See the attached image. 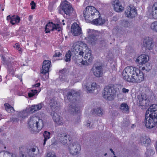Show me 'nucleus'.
I'll use <instances>...</instances> for the list:
<instances>
[{"label": "nucleus", "instance_id": "1", "mask_svg": "<svg viewBox=\"0 0 157 157\" xmlns=\"http://www.w3.org/2000/svg\"><path fill=\"white\" fill-rule=\"evenodd\" d=\"M122 75L124 79L129 82L140 83L144 78L143 72L132 66H128L123 70Z\"/></svg>", "mask_w": 157, "mask_h": 157}, {"label": "nucleus", "instance_id": "2", "mask_svg": "<svg viewBox=\"0 0 157 157\" xmlns=\"http://www.w3.org/2000/svg\"><path fill=\"white\" fill-rule=\"evenodd\" d=\"M80 93L76 90L71 89L67 92V99L72 104L69 106V112L72 114L77 113L80 114L79 108L76 104V98L79 96Z\"/></svg>", "mask_w": 157, "mask_h": 157}, {"label": "nucleus", "instance_id": "3", "mask_svg": "<svg viewBox=\"0 0 157 157\" xmlns=\"http://www.w3.org/2000/svg\"><path fill=\"white\" fill-rule=\"evenodd\" d=\"M28 122V127L33 131H40L44 126L43 120L34 116H30Z\"/></svg>", "mask_w": 157, "mask_h": 157}, {"label": "nucleus", "instance_id": "4", "mask_svg": "<svg viewBox=\"0 0 157 157\" xmlns=\"http://www.w3.org/2000/svg\"><path fill=\"white\" fill-rule=\"evenodd\" d=\"M99 12L93 6H88L83 12L84 16L88 22H90L94 18L98 17Z\"/></svg>", "mask_w": 157, "mask_h": 157}, {"label": "nucleus", "instance_id": "5", "mask_svg": "<svg viewBox=\"0 0 157 157\" xmlns=\"http://www.w3.org/2000/svg\"><path fill=\"white\" fill-rule=\"evenodd\" d=\"M117 89L113 85H111L105 88L103 91L102 96L106 100L109 101L113 100L116 95Z\"/></svg>", "mask_w": 157, "mask_h": 157}, {"label": "nucleus", "instance_id": "6", "mask_svg": "<svg viewBox=\"0 0 157 157\" xmlns=\"http://www.w3.org/2000/svg\"><path fill=\"white\" fill-rule=\"evenodd\" d=\"M57 10L59 14H63L64 13L69 16L72 15L74 12L72 5L66 0L61 2L60 7Z\"/></svg>", "mask_w": 157, "mask_h": 157}, {"label": "nucleus", "instance_id": "7", "mask_svg": "<svg viewBox=\"0 0 157 157\" xmlns=\"http://www.w3.org/2000/svg\"><path fill=\"white\" fill-rule=\"evenodd\" d=\"M2 59L3 63L7 65L8 74L13 76L16 70L19 69V63L17 61L12 62H7L6 61L5 57L3 56H2Z\"/></svg>", "mask_w": 157, "mask_h": 157}, {"label": "nucleus", "instance_id": "8", "mask_svg": "<svg viewBox=\"0 0 157 157\" xmlns=\"http://www.w3.org/2000/svg\"><path fill=\"white\" fill-rule=\"evenodd\" d=\"M51 61L49 60H44L43 63L42 69L40 73V75L42 80L45 81L49 78V71L50 68L51 67Z\"/></svg>", "mask_w": 157, "mask_h": 157}, {"label": "nucleus", "instance_id": "9", "mask_svg": "<svg viewBox=\"0 0 157 157\" xmlns=\"http://www.w3.org/2000/svg\"><path fill=\"white\" fill-rule=\"evenodd\" d=\"M144 124L149 128H151L157 124V116L145 114Z\"/></svg>", "mask_w": 157, "mask_h": 157}, {"label": "nucleus", "instance_id": "10", "mask_svg": "<svg viewBox=\"0 0 157 157\" xmlns=\"http://www.w3.org/2000/svg\"><path fill=\"white\" fill-rule=\"evenodd\" d=\"M87 36L85 37L88 43L92 45L96 43L97 39L96 38L94 30L91 29L87 30Z\"/></svg>", "mask_w": 157, "mask_h": 157}, {"label": "nucleus", "instance_id": "11", "mask_svg": "<svg viewBox=\"0 0 157 157\" xmlns=\"http://www.w3.org/2000/svg\"><path fill=\"white\" fill-rule=\"evenodd\" d=\"M58 139L60 142L64 145L68 144L72 139L69 135H67L65 133H59L58 136Z\"/></svg>", "mask_w": 157, "mask_h": 157}, {"label": "nucleus", "instance_id": "12", "mask_svg": "<svg viewBox=\"0 0 157 157\" xmlns=\"http://www.w3.org/2000/svg\"><path fill=\"white\" fill-rule=\"evenodd\" d=\"M57 110L55 112H52L51 115L52 116V119L54 122L59 125H62L63 124V118L60 116V113Z\"/></svg>", "mask_w": 157, "mask_h": 157}, {"label": "nucleus", "instance_id": "13", "mask_svg": "<svg viewBox=\"0 0 157 157\" xmlns=\"http://www.w3.org/2000/svg\"><path fill=\"white\" fill-rule=\"evenodd\" d=\"M68 149L71 154L75 155L78 153L79 151L80 150V146L78 143L74 142L70 144Z\"/></svg>", "mask_w": 157, "mask_h": 157}, {"label": "nucleus", "instance_id": "14", "mask_svg": "<svg viewBox=\"0 0 157 157\" xmlns=\"http://www.w3.org/2000/svg\"><path fill=\"white\" fill-rule=\"evenodd\" d=\"M143 46L146 50H152L154 46L152 39L148 36L144 37L143 40Z\"/></svg>", "mask_w": 157, "mask_h": 157}, {"label": "nucleus", "instance_id": "15", "mask_svg": "<svg viewBox=\"0 0 157 157\" xmlns=\"http://www.w3.org/2000/svg\"><path fill=\"white\" fill-rule=\"evenodd\" d=\"M62 29L61 28L58 24H55L52 22H49L46 26L45 31L46 33H49L51 31L54 30L59 32Z\"/></svg>", "mask_w": 157, "mask_h": 157}, {"label": "nucleus", "instance_id": "16", "mask_svg": "<svg viewBox=\"0 0 157 157\" xmlns=\"http://www.w3.org/2000/svg\"><path fill=\"white\" fill-rule=\"evenodd\" d=\"M137 99V101L140 105L147 106L148 105L149 101L146 94H142L141 95H138Z\"/></svg>", "mask_w": 157, "mask_h": 157}, {"label": "nucleus", "instance_id": "17", "mask_svg": "<svg viewBox=\"0 0 157 157\" xmlns=\"http://www.w3.org/2000/svg\"><path fill=\"white\" fill-rule=\"evenodd\" d=\"M91 52V51H89L88 53L85 54L84 57L85 59V60H83L82 59V61L78 62H80V63L83 65L88 66L90 65L92 63L93 59Z\"/></svg>", "mask_w": 157, "mask_h": 157}, {"label": "nucleus", "instance_id": "18", "mask_svg": "<svg viewBox=\"0 0 157 157\" xmlns=\"http://www.w3.org/2000/svg\"><path fill=\"white\" fill-rule=\"evenodd\" d=\"M137 14V11L135 7L133 6H129L128 7L125 11L126 16L133 18Z\"/></svg>", "mask_w": 157, "mask_h": 157}, {"label": "nucleus", "instance_id": "19", "mask_svg": "<svg viewBox=\"0 0 157 157\" xmlns=\"http://www.w3.org/2000/svg\"><path fill=\"white\" fill-rule=\"evenodd\" d=\"M71 32L74 36H78L82 33L81 27L77 23L73 24L71 27Z\"/></svg>", "mask_w": 157, "mask_h": 157}, {"label": "nucleus", "instance_id": "20", "mask_svg": "<svg viewBox=\"0 0 157 157\" xmlns=\"http://www.w3.org/2000/svg\"><path fill=\"white\" fill-rule=\"evenodd\" d=\"M94 75L97 77H101L102 75V68L101 66H96L94 65L91 69Z\"/></svg>", "mask_w": 157, "mask_h": 157}, {"label": "nucleus", "instance_id": "21", "mask_svg": "<svg viewBox=\"0 0 157 157\" xmlns=\"http://www.w3.org/2000/svg\"><path fill=\"white\" fill-rule=\"evenodd\" d=\"M149 57L148 56L143 54L138 56L136 60V62L139 65H143L146 63L149 60Z\"/></svg>", "mask_w": 157, "mask_h": 157}, {"label": "nucleus", "instance_id": "22", "mask_svg": "<svg viewBox=\"0 0 157 157\" xmlns=\"http://www.w3.org/2000/svg\"><path fill=\"white\" fill-rule=\"evenodd\" d=\"M6 19L7 21H10L12 25L19 23L21 20L20 17L17 15H14L11 16L8 15Z\"/></svg>", "mask_w": 157, "mask_h": 157}, {"label": "nucleus", "instance_id": "23", "mask_svg": "<svg viewBox=\"0 0 157 157\" xmlns=\"http://www.w3.org/2000/svg\"><path fill=\"white\" fill-rule=\"evenodd\" d=\"M114 10L117 12H121L124 10L120 2L118 0H114L112 2Z\"/></svg>", "mask_w": 157, "mask_h": 157}, {"label": "nucleus", "instance_id": "24", "mask_svg": "<svg viewBox=\"0 0 157 157\" xmlns=\"http://www.w3.org/2000/svg\"><path fill=\"white\" fill-rule=\"evenodd\" d=\"M97 16L98 17L94 18L95 19L92 21V24L96 25H100L104 24L105 22V20L102 18L100 13Z\"/></svg>", "mask_w": 157, "mask_h": 157}, {"label": "nucleus", "instance_id": "25", "mask_svg": "<svg viewBox=\"0 0 157 157\" xmlns=\"http://www.w3.org/2000/svg\"><path fill=\"white\" fill-rule=\"evenodd\" d=\"M145 114L157 116V104H154L151 105L146 111Z\"/></svg>", "mask_w": 157, "mask_h": 157}, {"label": "nucleus", "instance_id": "26", "mask_svg": "<svg viewBox=\"0 0 157 157\" xmlns=\"http://www.w3.org/2000/svg\"><path fill=\"white\" fill-rule=\"evenodd\" d=\"M44 106L43 104L41 102L37 105H33L30 108V112L31 113H33L36 111L40 109Z\"/></svg>", "mask_w": 157, "mask_h": 157}, {"label": "nucleus", "instance_id": "27", "mask_svg": "<svg viewBox=\"0 0 157 157\" xmlns=\"http://www.w3.org/2000/svg\"><path fill=\"white\" fill-rule=\"evenodd\" d=\"M50 105L52 112H55L56 110H59V107L58 105L57 102L54 99H52L50 100Z\"/></svg>", "mask_w": 157, "mask_h": 157}, {"label": "nucleus", "instance_id": "28", "mask_svg": "<svg viewBox=\"0 0 157 157\" xmlns=\"http://www.w3.org/2000/svg\"><path fill=\"white\" fill-rule=\"evenodd\" d=\"M14 90L15 93L19 96L22 95L25 92L23 87L19 85L16 86Z\"/></svg>", "mask_w": 157, "mask_h": 157}, {"label": "nucleus", "instance_id": "29", "mask_svg": "<svg viewBox=\"0 0 157 157\" xmlns=\"http://www.w3.org/2000/svg\"><path fill=\"white\" fill-rule=\"evenodd\" d=\"M97 87V85L96 83L94 82L92 83L90 86H88L86 85H82V87L83 89L86 88L87 90L89 93L92 92L93 90L95 89Z\"/></svg>", "mask_w": 157, "mask_h": 157}, {"label": "nucleus", "instance_id": "30", "mask_svg": "<svg viewBox=\"0 0 157 157\" xmlns=\"http://www.w3.org/2000/svg\"><path fill=\"white\" fill-rule=\"evenodd\" d=\"M140 143L141 144H149L151 143V140L145 136H141L139 139Z\"/></svg>", "mask_w": 157, "mask_h": 157}, {"label": "nucleus", "instance_id": "31", "mask_svg": "<svg viewBox=\"0 0 157 157\" xmlns=\"http://www.w3.org/2000/svg\"><path fill=\"white\" fill-rule=\"evenodd\" d=\"M151 14L153 18L157 19V2H155L152 6Z\"/></svg>", "mask_w": 157, "mask_h": 157}, {"label": "nucleus", "instance_id": "32", "mask_svg": "<svg viewBox=\"0 0 157 157\" xmlns=\"http://www.w3.org/2000/svg\"><path fill=\"white\" fill-rule=\"evenodd\" d=\"M80 44L79 42H76L73 44L72 46L73 49L77 52L82 50V47L79 45Z\"/></svg>", "mask_w": 157, "mask_h": 157}, {"label": "nucleus", "instance_id": "33", "mask_svg": "<svg viewBox=\"0 0 157 157\" xmlns=\"http://www.w3.org/2000/svg\"><path fill=\"white\" fill-rule=\"evenodd\" d=\"M18 117L22 119L25 118L28 116V113L26 110H23L21 112H18L17 113Z\"/></svg>", "mask_w": 157, "mask_h": 157}, {"label": "nucleus", "instance_id": "34", "mask_svg": "<svg viewBox=\"0 0 157 157\" xmlns=\"http://www.w3.org/2000/svg\"><path fill=\"white\" fill-rule=\"evenodd\" d=\"M4 106L6 110L9 113H12L14 111V108L8 103L5 104Z\"/></svg>", "mask_w": 157, "mask_h": 157}, {"label": "nucleus", "instance_id": "35", "mask_svg": "<svg viewBox=\"0 0 157 157\" xmlns=\"http://www.w3.org/2000/svg\"><path fill=\"white\" fill-rule=\"evenodd\" d=\"M51 133L50 132L47 131H45L43 133V136L44 138V140L43 145L46 144V141L50 138Z\"/></svg>", "mask_w": 157, "mask_h": 157}, {"label": "nucleus", "instance_id": "36", "mask_svg": "<svg viewBox=\"0 0 157 157\" xmlns=\"http://www.w3.org/2000/svg\"><path fill=\"white\" fill-rule=\"evenodd\" d=\"M120 108L124 112H128L129 111L128 106L127 104L125 103H123L121 104Z\"/></svg>", "mask_w": 157, "mask_h": 157}, {"label": "nucleus", "instance_id": "37", "mask_svg": "<svg viewBox=\"0 0 157 157\" xmlns=\"http://www.w3.org/2000/svg\"><path fill=\"white\" fill-rule=\"evenodd\" d=\"M147 149V150L145 153V155L146 157H150L155 154L154 150L152 148H149Z\"/></svg>", "mask_w": 157, "mask_h": 157}, {"label": "nucleus", "instance_id": "38", "mask_svg": "<svg viewBox=\"0 0 157 157\" xmlns=\"http://www.w3.org/2000/svg\"><path fill=\"white\" fill-rule=\"evenodd\" d=\"M72 53L70 51H68L66 54L65 60L66 62L70 61L71 59V57L72 56Z\"/></svg>", "mask_w": 157, "mask_h": 157}, {"label": "nucleus", "instance_id": "39", "mask_svg": "<svg viewBox=\"0 0 157 157\" xmlns=\"http://www.w3.org/2000/svg\"><path fill=\"white\" fill-rule=\"evenodd\" d=\"M93 113L98 115L99 116H101L102 114V111L100 108H95L93 110Z\"/></svg>", "mask_w": 157, "mask_h": 157}, {"label": "nucleus", "instance_id": "40", "mask_svg": "<svg viewBox=\"0 0 157 157\" xmlns=\"http://www.w3.org/2000/svg\"><path fill=\"white\" fill-rule=\"evenodd\" d=\"M151 28L153 31L157 33V21H154L151 24Z\"/></svg>", "mask_w": 157, "mask_h": 157}, {"label": "nucleus", "instance_id": "41", "mask_svg": "<svg viewBox=\"0 0 157 157\" xmlns=\"http://www.w3.org/2000/svg\"><path fill=\"white\" fill-rule=\"evenodd\" d=\"M38 91L36 90H32L29 91L28 93L29 97L31 98L33 96L37 95Z\"/></svg>", "mask_w": 157, "mask_h": 157}, {"label": "nucleus", "instance_id": "42", "mask_svg": "<svg viewBox=\"0 0 157 157\" xmlns=\"http://www.w3.org/2000/svg\"><path fill=\"white\" fill-rule=\"evenodd\" d=\"M36 151V148L34 147L31 148L29 150L28 154L30 157H33L34 156V154L33 153Z\"/></svg>", "mask_w": 157, "mask_h": 157}, {"label": "nucleus", "instance_id": "43", "mask_svg": "<svg viewBox=\"0 0 157 157\" xmlns=\"http://www.w3.org/2000/svg\"><path fill=\"white\" fill-rule=\"evenodd\" d=\"M13 47L19 51L20 54H21L22 52V49L21 48L20 46L18 43H16L13 45Z\"/></svg>", "mask_w": 157, "mask_h": 157}, {"label": "nucleus", "instance_id": "44", "mask_svg": "<svg viewBox=\"0 0 157 157\" xmlns=\"http://www.w3.org/2000/svg\"><path fill=\"white\" fill-rule=\"evenodd\" d=\"M142 93L143 94H147L148 93L150 92V89L148 87H143L142 88Z\"/></svg>", "mask_w": 157, "mask_h": 157}, {"label": "nucleus", "instance_id": "45", "mask_svg": "<svg viewBox=\"0 0 157 157\" xmlns=\"http://www.w3.org/2000/svg\"><path fill=\"white\" fill-rule=\"evenodd\" d=\"M5 153L7 154H9L11 155L12 157H17L15 153H10L8 151H6ZM20 157H26L24 155L22 154H21V155L20 156Z\"/></svg>", "mask_w": 157, "mask_h": 157}, {"label": "nucleus", "instance_id": "46", "mask_svg": "<svg viewBox=\"0 0 157 157\" xmlns=\"http://www.w3.org/2000/svg\"><path fill=\"white\" fill-rule=\"evenodd\" d=\"M85 125L89 128H93V124H91L89 121H87L86 124H85Z\"/></svg>", "mask_w": 157, "mask_h": 157}, {"label": "nucleus", "instance_id": "47", "mask_svg": "<svg viewBox=\"0 0 157 157\" xmlns=\"http://www.w3.org/2000/svg\"><path fill=\"white\" fill-rule=\"evenodd\" d=\"M77 58H76V61L75 62L77 64L80 65V62H78V61H81L82 60V56H78Z\"/></svg>", "mask_w": 157, "mask_h": 157}, {"label": "nucleus", "instance_id": "48", "mask_svg": "<svg viewBox=\"0 0 157 157\" xmlns=\"http://www.w3.org/2000/svg\"><path fill=\"white\" fill-rule=\"evenodd\" d=\"M30 5L31 6V9L34 10L35 9L36 4L34 1H31V2L30 3Z\"/></svg>", "mask_w": 157, "mask_h": 157}, {"label": "nucleus", "instance_id": "49", "mask_svg": "<svg viewBox=\"0 0 157 157\" xmlns=\"http://www.w3.org/2000/svg\"><path fill=\"white\" fill-rule=\"evenodd\" d=\"M48 157H56V155L54 152H49L47 154Z\"/></svg>", "mask_w": 157, "mask_h": 157}, {"label": "nucleus", "instance_id": "50", "mask_svg": "<svg viewBox=\"0 0 157 157\" xmlns=\"http://www.w3.org/2000/svg\"><path fill=\"white\" fill-rule=\"evenodd\" d=\"M123 24H124V26L126 27H128L130 25V23L129 22L126 20H125L123 21Z\"/></svg>", "mask_w": 157, "mask_h": 157}, {"label": "nucleus", "instance_id": "51", "mask_svg": "<svg viewBox=\"0 0 157 157\" xmlns=\"http://www.w3.org/2000/svg\"><path fill=\"white\" fill-rule=\"evenodd\" d=\"M129 91V90L128 89H126L125 88H123L122 89V92L124 94L128 93Z\"/></svg>", "mask_w": 157, "mask_h": 157}, {"label": "nucleus", "instance_id": "52", "mask_svg": "<svg viewBox=\"0 0 157 157\" xmlns=\"http://www.w3.org/2000/svg\"><path fill=\"white\" fill-rule=\"evenodd\" d=\"M40 82H38L36 83L35 84L33 85L32 86V87L33 88H35L38 87L40 86Z\"/></svg>", "mask_w": 157, "mask_h": 157}, {"label": "nucleus", "instance_id": "53", "mask_svg": "<svg viewBox=\"0 0 157 157\" xmlns=\"http://www.w3.org/2000/svg\"><path fill=\"white\" fill-rule=\"evenodd\" d=\"M65 73V71L64 70H60L59 71V75L60 76L63 75H64Z\"/></svg>", "mask_w": 157, "mask_h": 157}, {"label": "nucleus", "instance_id": "54", "mask_svg": "<svg viewBox=\"0 0 157 157\" xmlns=\"http://www.w3.org/2000/svg\"><path fill=\"white\" fill-rule=\"evenodd\" d=\"M62 55V54L59 52H56L53 56L54 57H59Z\"/></svg>", "mask_w": 157, "mask_h": 157}, {"label": "nucleus", "instance_id": "55", "mask_svg": "<svg viewBox=\"0 0 157 157\" xmlns=\"http://www.w3.org/2000/svg\"><path fill=\"white\" fill-rule=\"evenodd\" d=\"M79 55L78 56H81L83 57V54L84 53V52L82 50L79 51Z\"/></svg>", "mask_w": 157, "mask_h": 157}, {"label": "nucleus", "instance_id": "56", "mask_svg": "<svg viewBox=\"0 0 157 157\" xmlns=\"http://www.w3.org/2000/svg\"><path fill=\"white\" fill-rule=\"evenodd\" d=\"M53 6L52 4L49 3L48 6V8L50 10H52V9Z\"/></svg>", "mask_w": 157, "mask_h": 157}, {"label": "nucleus", "instance_id": "57", "mask_svg": "<svg viewBox=\"0 0 157 157\" xmlns=\"http://www.w3.org/2000/svg\"><path fill=\"white\" fill-rule=\"evenodd\" d=\"M32 19H33V15H30L29 16V17H28V20L29 21H32Z\"/></svg>", "mask_w": 157, "mask_h": 157}, {"label": "nucleus", "instance_id": "58", "mask_svg": "<svg viewBox=\"0 0 157 157\" xmlns=\"http://www.w3.org/2000/svg\"><path fill=\"white\" fill-rule=\"evenodd\" d=\"M12 120L14 122L15 121H17L19 120L17 118H13L12 119Z\"/></svg>", "mask_w": 157, "mask_h": 157}, {"label": "nucleus", "instance_id": "59", "mask_svg": "<svg viewBox=\"0 0 157 157\" xmlns=\"http://www.w3.org/2000/svg\"><path fill=\"white\" fill-rule=\"evenodd\" d=\"M110 151H111V152L114 155H115V153H114V152L113 151V150L112 149V148H110Z\"/></svg>", "mask_w": 157, "mask_h": 157}, {"label": "nucleus", "instance_id": "60", "mask_svg": "<svg viewBox=\"0 0 157 157\" xmlns=\"http://www.w3.org/2000/svg\"><path fill=\"white\" fill-rule=\"evenodd\" d=\"M155 148L156 149V150H157V141H156V142Z\"/></svg>", "mask_w": 157, "mask_h": 157}, {"label": "nucleus", "instance_id": "61", "mask_svg": "<svg viewBox=\"0 0 157 157\" xmlns=\"http://www.w3.org/2000/svg\"><path fill=\"white\" fill-rule=\"evenodd\" d=\"M56 142H54L52 143V144L53 145H56Z\"/></svg>", "mask_w": 157, "mask_h": 157}, {"label": "nucleus", "instance_id": "62", "mask_svg": "<svg viewBox=\"0 0 157 157\" xmlns=\"http://www.w3.org/2000/svg\"><path fill=\"white\" fill-rule=\"evenodd\" d=\"M2 79L1 78V76L0 75V82H1L2 81Z\"/></svg>", "mask_w": 157, "mask_h": 157}, {"label": "nucleus", "instance_id": "63", "mask_svg": "<svg viewBox=\"0 0 157 157\" xmlns=\"http://www.w3.org/2000/svg\"><path fill=\"white\" fill-rule=\"evenodd\" d=\"M145 69V67H143L142 68V70H144Z\"/></svg>", "mask_w": 157, "mask_h": 157}, {"label": "nucleus", "instance_id": "64", "mask_svg": "<svg viewBox=\"0 0 157 157\" xmlns=\"http://www.w3.org/2000/svg\"><path fill=\"white\" fill-rule=\"evenodd\" d=\"M107 155V153H105V154H104V155L105 156H106Z\"/></svg>", "mask_w": 157, "mask_h": 157}]
</instances>
